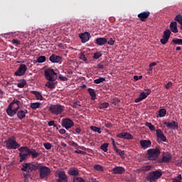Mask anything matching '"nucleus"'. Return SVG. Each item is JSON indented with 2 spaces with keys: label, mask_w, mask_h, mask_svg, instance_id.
I'll return each mask as SVG.
<instances>
[{
  "label": "nucleus",
  "mask_w": 182,
  "mask_h": 182,
  "mask_svg": "<svg viewBox=\"0 0 182 182\" xmlns=\"http://www.w3.org/2000/svg\"><path fill=\"white\" fill-rule=\"evenodd\" d=\"M44 75L46 79L48 80V82L46 83V87H48V89H55V84L53 82L58 79V73H55L53 69L48 68L44 71Z\"/></svg>",
  "instance_id": "1"
},
{
  "label": "nucleus",
  "mask_w": 182,
  "mask_h": 182,
  "mask_svg": "<svg viewBox=\"0 0 182 182\" xmlns=\"http://www.w3.org/2000/svg\"><path fill=\"white\" fill-rule=\"evenodd\" d=\"M160 154H161L160 149H150L147 151L146 159L152 161H156V160H158L159 156H160Z\"/></svg>",
  "instance_id": "2"
},
{
  "label": "nucleus",
  "mask_w": 182,
  "mask_h": 182,
  "mask_svg": "<svg viewBox=\"0 0 182 182\" xmlns=\"http://www.w3.org/2000/svg\"><path fill=\"white\" fill-rule=\"evenodd\" d=\"M4 143L7 150H16V149H19V147H21V144L16 142V140L14 136L9 138Z\"/></svg>",
  "instance_id": "3"
},
{
  "label": "nucleus",
  "mask_w": 182,
  "mask_h": 182,
  "mask_svg": "<svg viewBox=\"0 0 182 182\" xmlns=\"http://www.w3.org/2000/svg\"><path fill=\"white\" fill-rule=\"evenodd\" d=\"M22 171H26V173H31V171H36L39 170V164H33L24 163L21 165Z\"/></svg>",
  "instance_id": "4"
},
{
  "label": "nucleus",
  "mask_w": 182,
  "mask_h": 182,
  "mask_svg": "<svg viewBox=\"0 0 182 182\" xmlns=\"http://www.w3.org/2000/svg\"><path fill=\"white\" fill-rule=\"evenodd\" d=\"M65 107L60 105H50L48 108L49 112L52 113V114H55V116H59V114H62L63 113V109Z\"/></svg>",
  "instance_id": "5"
},
{
  "label": "nucleus",
  "mask_w": 182,
  "mask_h": 182,
  "mask_svg": "<svg viewBox=\"0 0 182 182\" xmlns=\"http://www.w3.org/2000/svg\"><path fill=\"white\" fill-rule=\"evenodd\" d=\"M18 151L21 163L23 161V160H26V159H28V156H29L31 149H29L28 146H21L18 149Z\"/></svg>",
  "instance_id": "6"
},
{
  "label": "nucleus",
  "mask_w": 182,
  "mask_h": 182,
  "mask_svg": "<svg viewBox=\"0 0 182 182\" xmlns=\"http://www.w3.org/2000/svg\"><path fill=\"white\" fill-rule=\"evenodd\" d=\"M161 176H163V173H161V171H154L149 173V175L146 176V180L147 181H149V182H154V181H156V180H159V178H161Z\"/></svg>",
  "instance_id": "7"
},
{
  "label": "nucleus",
  "mask_w": 182,
  "mask_h": 182,
  "mask_svg": "<svg viewBox=\"0 0 182 182\" xmlns=\"http://www.w3.org/2000/svg\"><path fill=\"white\" fill-rule=\"evenodd\" d=\"M38 170L40 173V178L42 180L48 178V176L50 174V168L48 166H41V165L38 164Z\"/></svg>",
  "instance_id": "8"
},
{
  "label": "nucleus",
  "mask_w": 182,
  "mask_h": 182,
  "mask_svg": "<svg viewBox=\"0 0 182 182\" xmlns=\"http://www.w3.org/2000/svg\"><path fill=\"white\" fill-rule=\"evenodd\" d=\"M61 125L67 130H69V129H72V127L75 126V123H73V121H72V119L70 118H65L62 119Z\"/></svg>",
  "instance_id": "9"
},
{
  "label": "nucleus",
  "mask_w": 182,
  "mask_h": 182,
  "mask_svg": "<svg viewBox=\"0 0 182 182\" xmlns=\"http://www.w3.org/2000/svg\"><path fill=\"white\" fill-rule=\"evenodd\" d=\"M26 70H28V68L25 64H21L17 69V70L14 73L15 76H24L25 73H26Z\"/></svg>",
  "instance_id": "10"
},
{
  "label": "nucleus",
  "mask_w": 182,
  "mask_h": 182,
  "mask_svg": "<svg viewBox=\"0 0 182 182\" xmlns=\"http://www.w3.org/2000/svg\"><path fill=\"white\" fill-rule=\"evenodd\" d=\"M171 35V31H170L169 29L165 30L164 31V35L162 36V38L160 40L161 43H162V45H166V43L168 42Z\"/></svg>",
  "instance_id": "11"
},
{
  "label": "nucleus",
  "mask_w": 182,
  "mask_h": 182,
  "mask_svg": "<svg viewBox=\"0 0 182 182\" xmlns=\"http://www.w3.org/2000/svg\"><path fill=\"white\" fill-rule=\"evenodd\" d=\"M173 156L169 152H164L162 159L159 161V163H170Z\"/></svg>",
  "instance_id": "12"
},
{
  "label": "nucleus",
  "mask_w": 182,
  "mask_h": 182,
  "mask_svg": "<svg viewBox=\"0 0 182 182\" xmlns=\"http://www.w3.org/2000/svg\"><path fill=\"white\" fill-rule=\"evenodd\" d=\"M118 139H125V140H133V135L129 132H121L117 135Z\"/></svg>",
  "instance_id": "13"
},
{
  "label": "nucleus",
  "mask_w": 182,
  "mask_h": 182,
  "mask_svg": "<svg viewBox=\"0 0 182 182\" xmlns=\"http://www.w3.org/2000/svg\"><path fill=\"white\" fill-rule=\"evenodd\" d=\"M12 104H9V107L6 109V113L9 116H10V117H14V116H15V114H16L19 107H16L14 109H12Z\"/></svg>",
  "instance_id": "14"
},
{
  "label": "nucleus",
  "mask_w": 182,
  "mask_h": 182,
  "mask_svg": "<svg viewBox=\"0 0 182 182\" xmlns=\"http://www.w3.org/2000/svg\"><path fill=\"white\" fill-rule=\"evenodd\" d=\"M62 57L55 54H52L49 58V60L51 63H62Z\"/></svg>",
  "instance_id": "15"
},
{
  "label": "nucleus",
  "mask_w": 182,
  "mask_h": 182,
  "mask_svg": "<svg viewBox=\"0 0 182 182\" xmlns=\"http://www.w3.org/2000/svg\"><path fill=\"white\" fill-rule=\"evenodd\" d=\"M137 16L141 22H146L149 16H150V11H143L139 14Z\"/></svg>",
  "instance_id": "16"
},
{
  "label": "nucleus",
  "mask_w": 182,
  "mask_h": 182,
  "mask_svg": "<svg viewBox=\"0 0 182 182\" xmlns=\"http://www.w3.org/2000/svg\"><path fill=\"white\" fill-rule=\"evenodd\" d=\"M156 137L160 141H163L164 143H166L167 141V137L164 136V134L163 133V131L161 129H156Z\"/></svg>",
  "instance_id": "17"
},
{
  "label": "nucleus",
  "mask_w": 182,
  "mask_h": 182,
  "mask_svg": "<svg viewBox=\"0 0 182 182\" xmlns=\"http://www.w3.org/2000/svg\"><path fill=\"white\" fill-rule=\"evenodd\" d=\"M26 114H28V109H19L17 110L16 115L19 120H22L26 117Z\"/></svg>",
  "instance_id": "18"
},
{
  "label": "nucleus",
  "mask_w": 182,
  "mask_h": 182,
  "mask_svg": "<svg viewBox=\"0 0 182 182\" xmlns=\"http://www.w3.org/2000/svg\"><path fill=\"white\" fill-rule=\"evenodd\" d=\"M164 124L168 127V129H171V130H176V129H178V123L176 122V121H173L172 122H164Z\"/></svg>",
  "instance_id": "19"
},
{
  "label": "nucleus",
  "mask_w": 182,
  "mask_h": 182,
  "mask_svg": "<svg viewBox=\"0 0 182 182\" xmlns=\"http://www.w3.org/2000/svg\"><path fill=\"white\" fill-rule=\"evenodd\" d=\"M58 182H68V176H66V173H65V171H60L58 172Z\"/></svg>",
  "instance_id": "20"
},
{
  "label": "nucleus",
  "mask_w": 182,
  "mask_h": 182,
  "mask_svg": "<svg viewBox=\"0 0 182 182\" xmlns=\"http://www.w3.org/2000/svg\"><path fill=\"white\" fill-rule=\"evenodd\" d=\"M79 36L81 38V41L82 42V43H86V42L89 41L90 33H89L88 32H85L80 33Z\"/></svg>",
  "instance_id": "21"
},
{
  "label": "nucleus",
  "mask_w": 182,
  "mask_h": 182,
  "mask_svg": "<svg viewBox=\"0 0 182 182\" xmlns=\"http://www.w3.org/2000/svg\"><path fill=\"white\" fill-rule=\"evenodd\" d=\"M140 144L142 149H149L151 147V140H141Z\"/></svg>",
  "instance_id": "22"
},
{
  "label": "nucleus",
  "mask_w": 182,
  "mask_h": 182,
  "mask_svg": "<svg viewBox=\"0 0 182 182\" xmlns=\"http://www.w3.org/2000/svg\"><path fill=\"white\" fill-rule=\"evenodd\" d=\"M126 171V169L122 166H116L112 168V173L113 174H123Z\"/></svg>",
  "instance_id": "23"
},
{
  "label": "nucleus",
  "mask_w": 182,
  "mask_h": 182,
  "mask_svg": "<svg viewBox=\"0 0 182 182\" xmlns=\"http://www.w3.org/2000/svg\"><path fill=\"white\" fill-rule=\"evenodd\" d=\"M95 43L98 45V46H103V45L107 43V39H106V38H97L95 39Z\"/></svg>",
  "instance_id": "24"
},
{
  "label": "nucleus",
  "mask_w": 182,
  "mask_h": 182,
  "mask_svg": "<svg viewBox=\"0 0 182 182\" xmlns=\"http://www.w3.org/2000/svg\"><path fill=\"white\" fill-rule=\"evenodd\" d=\"M170 29L173 33H178V28H177V21H172L170 23Z\"/></svg>",
  "instance_id": "25"
},
{
  "label": "nucleus",
  "mask_w": 182,
  "mask_h": 182,
  "mask_svg": "<svg viewBox=\"0 0 182 182\" xmlns=\"http://www.w3.org/2000/svg\"><path fill=\"white\" fill-rule=\"evenodd\" d=\"M68 174H70V176H78L79 170L76 168H70L68 170Z\"/></svg>",
  "instance_id": "26"
},
{
  "label": "nucleus",
  "mask_w": 182,
  "mask_h": 182,
  "mask_svg": "<svg viewBox=\"0 0 182 182\" xmlns=\"http://www.w3.org/2000/svg\"><path fill=\"white\" fill-rule=\"evenodd\" d=\"M145 90H146L147 92H142L139 95V97H141V99L142 100H144V99H146V97H147V96H149V95H150V93H151V90H150V89H147Z\"/></svg>",
  "instance_id": "27"
},
{
  "label": "nucleus",
  "mask_w": 182,
  "mask_h": 182,
  "mask_svg": "<svg viewBox=\"0 0 182 182\" xmlns=\"http://www.w3.org/2000/svg\"><path fill=\"white\" fill-rule=\"evenodd\" d=\"M39 153L36 152V150L33 149H30L29 156H31L32 159H36L39 156Z\"/></svg>",
  "instance_id": "28"
},
{
  "label": "nucleus",
  "mask_w": 182,
  "mask_h": 182,
  "mask_svg": "<svg viewBox=\"0 0 182 182\" xmlns=\"http://www.w3.org/2000/svg\"><path fill=\"white\" fill-rule=\"evenodd\" d=\"M32 95H34L36 96L37 100H43V97L42 96V94L38 91H31V92Z\"/></svg>",
  "instance_id": "29"
},
{
  "label": "nucleus",
  "mask_w": 182,
  "mask_h": 182,
  "mask_svg": "<svg viewBox=\"0 0 182 182\" xmlns=\"http://www.w3.org/2000/svg\"><path fill=\"white\" fill-rule=\"evenodd\" d=\"M87 92L91 96L92 100H96V92H95V90L92 88H88Z\"/></svg>",
  "instance_id": "30"
},
{
  "label": "nucleus",
  "mask_w": 182,
  "mask_h": 182,
  "mask_svg": "<svg viewBox=\"0 0 182 182\" xmlns=\"http://www.w3.org/2000/svg\"><path fill=\"white\" fill-rule=\"evenodd\" d=\"M30 107L33 109V110H36V109H39L41 107L40 102H32L30 104Z\"/></svg>",
  "instance_id": "31"
},
{
  "label": "nucleus",
  "mask_w": 182,
  "mask_h": 182,
  "mask_svg": "<svg viewBox=\"0 0 182 182\" xmlns=\"http://www.w3.org/2000/svg\"><path fill=\"white\" fill-rule=\"evenodd\" d=\"M166 114H167V110L166 109L162 108L159 110V117H165Z\"/></svg>",
  "instance_id": "32"
},
{
  "label": "nucleus",
  "mask_w": 182,
  "mask_h": 182,
  "mask_svg": "<svg viewBox=\"0 0 182 182\" xmlns=\"http://www.w3.org/2000/svg\"><path fill=\"white\" fill-rule=\"evenodd\" d=\"M90 129L92 130V132H95L96 133H98V134H102V130L100 127L91 126Z\"/></svg>",
  "instance_id": "33"
},
{
  "label": "nucleus",
  "mask_w": 182,
  "mask_h": 182,
  "mask_svg": "<svg viewBox=\"0 0 182 182\" xmlns=\"http://www.w3.org/2000/svg\"><path fill=\"white\" fill-rule=\"evenodd\" d=\"M103 82H106V78L102 77L94 80V83H95V85H99V83H103Z\"/></svg>",
  "instance_id": "34"
},
{
  "label": "nucleus",
  "mask_w": 182,
  "mask_h": 182,
  "mask_svg": "<svg viewBox=\"0 0 182 182\" xmlns=\"http://www.w3.org/2000/svg\"><path fill=\"white\" fill-rule=\"evenodd\" d=\"M145 126H146V127H149L151 132H154L156 130V127H154V125H153L150 122H146Z\"/></svg>",
  "instance_id": "35"
},
{
  "label": "nucleus",
  "mask_w": 182,
  "mask_h": 182,
  "mask_svg": "<svg viewBox=\"0 0 182 182\" xmlns=\"http://www.w3.org/2000/svg\"><path fill=\"white\" fill-rule=\"evenodd\" d=\"M140 170L141 171H144V173H146V171H150V170H151V165H148V166H142Z\"/></svg>",
  "instance_id": "36"
},
{
  "label": "nucleus",
  "mask_w": 182,
  "mask_h": 182,
  "mask_svg": "<svg viewBox=\"0 0 182 182\" xmlns=\"http://www.w3.org/2000/svg\"><path fill=\"white\" fill-rule=\"evenodd\" d=\"M46 61V57L45 55H41L37 58L38 63H43Z\"/></svg>",
  "instance_id": "37"
},
{
  "label": "nucleus",
  "mask_w": 182,
  "mask_h": 182,
  "mask_svg": "<svg viewBox=\"0 0 182 182\" xmlns=\"http://www.w3.org/2000/svg\"><path fill=\"white\" fill-rule=\"evenodd\" d=\"M114 150L117 154H119V156H120V157H123V156H124V151H122V150L117 149V147L114 148Z\"/></svg>",
  "instance_id": "38"
},
{
  "label": "nucleus",
  "mask_w": 182,
  "mask_h": 182,
  "mask_svg": "<svg viewBox=\"0 0 182 182\" xmlns=\"http://www.w3.org/2000/svg\"><path fill=\"white\" fill-rule=\"evenodd\" d=\"M26 85V81L25 80H21L18 84L17 86L22 89L23 87H25V85Z\"/></svg>",
  "instance_id": "39"
},
{
  "label": "nucleus",
  "mask_w": 182,
  "mask_h": 182,
  "mask_svg": "<svg viewBox=\"0 0 182 182\" xmlns=\"http://www.w3.org/2000/svg\"><path fill=\"white\" fill-rule=\"evenodd\" d=\"M107 147H109L108 143H105L102 145H101L100 149L102 150V151H105V153L107 152Z\"/></svg>",
  "instance_id": "40"
},
{
  "label": "nucleus",
  "mask_w": 182,
  "mask_h": 182,
  "mask_svg": "<svg viewBox=\"0 0 182 182\" xmlns=\"http://www.w3.org/2000/svg\"><path fill=\"white\" fill-rule=\"evenodd\" d=\"M11 107H14V105H17V107H19L21 106V101L18 100L17 99H14L11 103Z\"/></svg>",
  "instance_id": "41"
},
{
  "label": "nucleus",
  "mask_w": 182,
  "mask_h": 182,
  "mask_svg": "<svg viewBox=\"0 0 182 182\" xmlns=\"http://www.w3.org/2000/svg\"><path fill=\"white\" fill-rule=\"evenodd\" d=\"M174 21H176V22H178V23H182V16L181 14H178L175 16Z\"/></svg>",
  "instance_id": "42"
},
{
  "label": "nucleus",
  "mask_w": 182,
  "mask_h": 182,
  "mask_svg": "<svg viewBox=\"0 0 182 182\" xmlns=\"http://www.w3.org/2000/svg\"><path fill=\"white\" fill-rule=\"evenodd\" d=\"M108 107H109V103L108 102L101 103L99 105L100 109H107Z\"/></svg>",
  "instance_id": "43"
},
{
  "label": "nucleus",
  "mask_w": 182,
  "mask_h": 182,
  "mask_svg": "<svg viewBox=\"0 0 182 182\" xmlns=\"http://www.w3.org/2000/svg\"><path fill=\"white\" fill-rule=\"evenodd\" d=\"M172 43H174V45H182V39H173Z\"/></svg>",
  "instance_id": "44"
},
{
  "label": "nucleus",
  "mask_w": 182,
  "mask_h": 182,
  "mask_svg": "<svg viewBox=\"0 0 182 182\" xmlns=\"http://www.w3.org/2000/svg\"><path fill=\"white\" fill-rule=\"evenodd\" d=\"M94 168L95 170H97V171H103V166L99 165V164H96V165H94Z\"/></svg>",
  "instance_id": "45"
},
{
  "label": "nucleus",
  "mask_w": 182,
  "mask_h": 182,
  "mask_svg": "<svg viewBox=\"0 0 182 182\" xmlns=\"http://www.w3.org/2000/svg\"><path fill=\"white\" fill-rule=\"evenodd\" d=\"M43 146L46 150H50L52 149V144L49 142L44 143Z\"/></svg>",
  "instance_id": "46"
},
{
  "label": "nucleus",
  "mask_w": 182,
  "mask_h": 182,
  "mask_svg": "<svg viewBox=\"0 0 182 182\" xmlns=\"http://www.w3.org/2000/svg\"><path fill=\"white\" fill-rule=\"evenodd\" d=\"M102 56L101 52H97L94 53L93 58L94 59H99Z\"/></svg>",
  "instance_id": "47"
},
{
  "label": "nucleus",
  "mask_w": 182,
  "mask_h": 182,
  "mask_svg": "<svg viewBox=\"0 0 182 182\" xmlns=\"http://www.w3.org/2000/svg\"><path fill=\"white\" fill-rule=\"evenodd\" d=\"M11 43H13V45H16V46H18L21 45V41H18V39L14 38L11 41Z\"/></svg>",
  "instance_id": "48"
},
{
  "label": "nucleus",
  "mask_w": 182,
  "mask_h": 182,
  "mask_svg": "<svg viewBox=\"0 0 182 182\" xmlns=\"http://www.w3.org/2000/svg\"><path fill=\"white\" fill-rule=\"evenodd\" d=\"M48 126H50V127L53 126V127H56L57 130H58V129H59V128H58V125H56L55 124V121L54 120L48 122Z\"/></svg>",
  "instance_id": "49"
},
{
  "label": "nucleus",
  "mask_w": 182,
  "mask_h": 182,
  "mask_svg": "<svg viewBox=\"0 0 182 182\" xmlns=\"http://www.w3.org/2000/svg\"><path fill=\"white\" fill-rule=\"evenodd\" d=\"M73 182H85V181L80 177H74Z\"/></svg>",
  "instance_id": "50"
},
{
  "label": "nucleus",
  "mask_w": 182,
  "mask_h": 182,
  "mask_svg": "<svg viewBox=\"0 0 182 182\" xmlns=\"http://www.w3.org/2000/svg\"><path fill=\"white\" fill-rule=\"evenodd\" d=\"M114 42H116V40L113 38H111L108 41H107V43H108V45H114Z\"/></svg>",
  "instance_id": "51"
},
{
  "label": "nucleus",
  "mask_w": 182,
  "mask_h": 182,
  "mask_svg": "<svg viewBox=\"0 0 182 182\" xmlns=\"http://www.w3.org/2000/svg\"><path fill=\"white\" fill-rule=\"evenodd\" d=\"M80 59L81 60H83V62H86V60H87V58H86V56L84 53H81V55H80Z\"/></svg>",
  "instance_id": "52"
},
{
  "label": "nucleus",
  "mask_w": 182,
  "mask_h": 182,
  "mask_svg": "<svg viewBox=\"0 0 182 182\" xmlns=\"http://www.w3.org/2000/svg\"><path fill=\"white\" fill-rule=\"evenodd\" d=\"M173 86V82L171 81H169L166 85H165V89H170Z\"/></svg>",
  "instance_id": "53"
},
{
  "label": "nucleus",
  "mask_w": 182,
  "mask_h": 182,
  "mask_svg": "<svg viewBox=\"0 0 182 182\" xmlns=\"http://www.w3.org/2000/svg\"><path fill=\"white\" fill-rule=\"evenodd\" d=\"M58 79H60V80H61L62 82H66V81H68V77H63V76H62V75H60V76L58 77Z\"/></svg>",
  "instance_id": "54"
},
{
  "label": "nucleus",
  "mask_w": 182,
  "mask_h": 182,
  "mask_svg": "<svg viewBox=\"0 0 182 182\" xmlns=\"http://www.w3.org/2000/svg\"><path fill=\"white\" fill-rule=\"evenodd\" d=\"M142 78H143V76H141V75H140V76H137V75L134 76V80H135L136 82H137V80H140Z\"/></svg>",
  "instance_id": "55"
},
{
  "label": "nucleus",
  "mask_w": 182,
  "mask_h": 182,
  "mask_svg": "<svg viewBox=\"0 0 182 182\" xmlns=\"http://www.w3.org/2000/svg\"><path fill=\"white\" fill-rule=\"evenodd\" d=\"M97 69H105V65H103V63H100L97 65Z\"/></svg>",
  "instance_id": "56"
},
{
  "label": "nucleus",
  "mask_w": 182,
  "mask_h": 182,
  "mask_svg": "<svg viewBox=\"0 0 182 182\" xmlns=\"http://www.w3.org/2000/svg\"><path fill=\"white\" fill-rule=\"evenodd\" d=\"M71 146H73V147H79V145L77 144V143L75 142V141H71L70 144Z\"/></svg>",
  "instance_id": "57"
},
{
  "label": "nucleus",
  "mask_w": 182,
  "mask_h": 182,
  "mask_svg": "<svg viewBox=\"0 0 182 182\" xmlns=\"http://www.w3.org/2000/svg\"><path fill=\"white\" fill-rule=\"evenodd\" d=\"M77 106H80V102L79 101H76L75 102H74L73 107L76 108L77 107Z\"/></svg>",
  "instance_id": "58"
},
{
  "label": "nucleus",
  "mask_w": 182,
  "mask_h": 182,
  "mask_svg": "<svg viewBox=\"0 0 182 182\" xmlns=\"http://www.w3.org/2000/svg\"><path fill=\"white\" fill-rule=\"evenodd\" d=\"M66 133V130L64 129H61L59 130V134H65Z\"/></svg>",
  "instance_id": "59"
},
{
  "label": "nucleus",
  "mask_w": 182,
  "mask_h": 182,
  "mask_svg": "<svg viewBox=\"0 0 182 182\" xmlns=\"http://www.w3.org/2000/svg\"><path fill=\"white\" fill-rule=\"evenodd\" d=\"M80 132H82V130L80 129V128H76L75 129V132H73L74 134H76V133L77 134H79V133H80Z\"/></svg>",
  "instance_id": "60"
},
{
  "label": "nucleus",
  "mask_w": 182,
  "mask_h": 182,
  "mask_svg": "<svg viewBox=\"0 0 182 182\" xmlns=\"http://www.w3.org/2000/svg\"><path fill=\"white\" fill-rule=\"evenodd\" d=\"M111 141H112V147H113V149L117 148V146H116V142L114 141V139H111Z\"/></svg>",
  "instance_id": "61"
},
{
  "label": "nucleus",
  "mask_w": 182,
  "mask_h": 182,
  "mask_svg": "<svg viewBox=\"0 0 182 182\" xmlns=\"http://www.w3.org/2000/svg\"><path fill=\"white\" fill-rule=\"evenodd\" d=\"M105 127H107V129H110V127H112V123H105Z\"/></svg>",
  "instance_id": "62"
},
{
  "label": "nucleus",
  "mask_w": 182,
  "mask_h": 182,
  "mask_svg": "<svg viewBox=\"0 0 182 182\" xmlns=\"http://www.w3.org/2000/svg\"><path fill=\"white\" fill-rule=\"evenodd\" d=\"M75 153H77V154H85V152L81 150H76V151H75Z\"/></svg>",
  "instance_id": "63"
},
{
  "label": "nucleus",
  "mask_w": 182,
  "mask_h": 182,
  "mask_svg": "<svg viewBox=\"0 0 182 182\" xmlns=\"http://www.w3.org/2000/svg\"><path fill=\"white\" fill-rule=\"evenodd\" d=\"M143 100L141 97H139L135 100V103H139V102H141Z\"/></svg>",
  "instance_id": "64"
}]
</instances>
